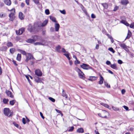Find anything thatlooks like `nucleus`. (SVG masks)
Wrapping results in <instances>:
<instances>
[{
    "mask_svg": "<svg viewBox=\"0 0 134 134\" xmlns=\"http://www.w3.org/2000/svg\"><path fill=\"white\" fill-rule=\"evenodd\" d=\"M123 107L125 110H129V108L126 106L124 105Z\"/></svg>",
    "mask_w": 134,
    "mask_h": 134,
    "instance_id": "680f3d73",
    "label": "nucleus"
},
{
    "mask_svg": "<svg viewBox=\"0 0 134 134\" xmlns=\"http://www.w3.org/2000/svg\"><path fill=\"white\" fill-rule=\"evenodd\" d=\"M110 67L114 69H116L117 68L116 65L115 64H111L110 66Z\"/></svg>",
    "mask_w": 134,
    "mask_h": 134,
    "instance_id": "c756f323",
    "label": "nucleus"
},
{
    "mask_svg": "<svg viewBox=\"0 0 134 134\" xmlns=\"http://www.w3.org/2000/svg\"><path fill=\"white\" fill-rule=\"evenodd\" d=\"M104 85L107 87L109 88L110 87V85H108V83H107L106 82H104Z\"/></svg>",
    "mask_w": 134,
    "mask_h": 134,
    "instance_id": "49530a36",
    "label": "nucleus"
},
{
    "mask_svg": "<svg viewBox=\"0 0 134 134\" xmlns=\"http://www.w3.org/2000/svg\"><path fill=\"white\" fill-rule=\"evenodd\" d=\"M27 30L30 32H31L33 31H34V26L33 27L31 24H29L28 26V28Z\"/></svg>",
    "mask_w": 134,
    "mask_h": 134,
    "instance_id": "1a4fd4ad",
    "label": "nucleus"
},
{
    "mask_svg": "<svg viewBox=\"0 0 134 134\" xmlns=\"http://www.w3.org/2000/svg\"><path fill=\"white\" fill-rule=\"evenodd\" d=\"M91 17L93 19L95 18H96V16L94 14H92L91 15Z\"/></svg>",
    "mask_w": 134,
    "mask_h": 134,
    "instance_id": "4d7b16f0",
    "label": "nucleus"
},
{
    "mask_svg": "<svg viewBox=\"0 0 134 134\" xmlns=\"http://www.w3.org/2000/svg\"><path fill=\"white\" fill-rule=\"evenodd\" d=\"M118 8H119L117 6H116L115 7V8L113 10V11L114 12L116 11V10H117L118 9Z\"/></svg>",
    "mask_w": 134,
    "mask_h": 134,
    "instance_id": "13d9d810",
    "label": "nucleus"
},
{
    "mask_svg": "<svg viewBox=\"0 0 134 134\" xmlns=\"http://www.w3.org/2000/svg\"><path fill=\"white\" fill-rule=\"evenodd\" d=\"M26 42L29 43H34V40H32V39H28L26 41Z\"/></svg>",
    "mask_w": 134,
    "mask_h": 134,
    "instance_id": "cd10ccee",
    "label": "nucleus"
},
{
    "mask_svg": "<svg viewBox=\"0 0 134 134\" xmlns=\"http://www.w3.org/2000/svg\"><path fill=\"white\" fill-rule=\"evenodd\" d=\"M19 51L20 52V53L23 55H26L27 53H26V52L23 50H20Z\"/></svg>",
    "mask_w": 134,
    "mask_h": 134,
    "instance_id": "c9c22d12",
    "label": "nucleus"
},
{
    "mask_svg": "<svg viewBox=\"0 0 134 134\" xmlns=\"http://www.w3.org/2000/svg\"><path fill=\"white\" fill-rule=\"evenodd\" d=\"M13 62L15 65L16 66H17L18 65V64L16 63V62L15 61L13 60Z\"/></svg>",
    "mask_w": 134,
    "mask_h": 134,
    "instance_id": "338daca9",
    "label": "nucleus"
},
{
    "mask_svg": "<svg viewBox=\"0 0 134 134\" xmlns=\"http://www.w3.org/2000/svg\"><path fill=\"white\" fill-rule=\"evenodd\" d=\"M48 22V20H44L42 23H41V27L44 26Z\"/></svg>",
    "mask_w": 134,
    "mask_h": 134,
    "instance_id": "412c9836",
    "label": "nucleus"
},
{
    "mask_svg": "<svg viewBox=\"0 0 134 134\" xmlns=\"http://www.w3.org/2000/svg\"><path fill=\"white\" fill-rule=\"evenodd\" d=\"M126 22V21L125 20H122L120 21L121 23L122 24H124V25L125 24Z\"/></svg>",
    "mask_w": 134,
    "mask_h": 134,
    "instance_id": "603ef678",
    "label": "nucleus"
},
{
    "mask_svg": "<svg viewBox=\"0 0 134 134\" xmlns=\"http://www.w3.org/2000/svg\"><path fill=\"white\" fill-rule=\"evenodd\" d=\"M62 96L63 97H65L66 98H67L68 96L66 94L65 92V91L63 89L62 91Z\"/></svg>",
    "mask_w": 134,
    "mask_h": 134,
    "instance_id": "b1692460",
    "label": "nucleus"
},
{
    "mask_svg": "<svg viewBox=\"0 0 134 134\" xmlns=\"http://www.w3.org/2000/svg\"><path fill=\"white\" fill-rule=\"evenodd\" d=\"M35 81L37 82H40L41 81V80H40V78L37 77H35Z\"/></svg>",
    "mask_w": 134,
    "mask_h": 134,
    "instance_id": "4be33fe9",
    "label": "nucleus"
},
{
    "mask_svg": "<svg viewBox=\"0 0 134 134\" xmlns=\"http://www.w3.org/2000/svg\"><path fill=\"white\" fill-rule=\"evenodd\" d=\"M100 81L98 82V83L99 84L101 85L103 83L104 79L103 77L101 75H100Z\"/></svg>",
    "mask_w": 134,
    "mask_h": 134,
    "instance_id": "aec40b11",
    "label": "nucleus"
},
{
    "mask_svg": "<svg viewBox=\"0 0 134 134\" xmlns=\"http://www.w3.org/2000/svg\"><path fill=\"white\" fill-rule=\"evenodd\" d=\"M21 55L20 54H18L16 57V59L17 60L20 61L21 60Z\"/></svg>",
    "mask_w": 134,
    "mask_h": 134,
    "instance_id": "bb28decb",
    "label": "nucleus"
},
{
    "mask_svg": "<svg viewBox=\"0 0 134 134\" xmlns=\"http://www.w3.org/2000/svg\"><path fill=\"white\" fill-rule=\"evenodd\" d=\"M54 26L55 31L58 32L59 31L60 28L59 24L58 23H56L54 24Z\"/></svg>",
    "mask_w": 134,
    "mask_h": 134,
    "instance_id": "9b49d317",
    "label": "nucleus"
},
{
    "mask_svg": "<svg viewBox=\"0 0 134 134\" xmlns=\"http://www.w3.org/2000/svg\"><path fill=\"white\" fill-rule=\"evenodd\" d=\"M7 45L8 47H12L13 46V44L11 42H9L7 43Z\"/></svg>",
    "mask_w": 134,
    "mask_h": 134,
    "instance_id": "473e14b6",
    "label": "nucleus"
},
{
    "mask_svg": "<svg viewBox=\"0 0 134 134\" xmlns=\"http://www.w3.org/2000/svg\"><path fill=\"white\" fill-rule=\"evenodd\" d=\"M108 50L110 51L111 52H113V53H114L115 52V51L112 48L110 47L108 48Z\"/></svg>",
    "mask_w": 134,
    "mask_h": 134,
    "instance_id": "a19ab883",
    "label": "nucleus"
},
{
    "mask_svg": "<svg viewBox=\"0 0 134 134\" xmlns=\"http://www.w3.org/2000/svg\"><path fill=\"white\" fill-rule=\"evenodd\" d=\"M61 48V47L60 45H58L56 47L55 50L58 52L60 53L61 52V51L60 50V49Z\"/></svg>",
    "mask_w": 134,
    "mask_h": 134,
    "instance_id": "4468645a",
    "label": "nucleus"
},
{
    "mask_svg": "<svg viewBox=\"0 0 134 134\" xmlns=\"http://www.w3.org/2000/svg\"><path fill=\"white\" fill-rule=\"evenodd\" d=\"M14 13L12 12L9 15V16L10 18L9 20L11 21H13L14 19V13L15 12V9H14Z\"/></svg>",
    "mask_w": 134,
    "mask_h": 134,
    "instance_id": "6e6552de",
    "label": "nucleus"
},
{
    "mask_svg": "<svg viewBox=\"0 0 134 134\" xmlns=\"http://www.w3.org/2000/svg\"><path fill=\"white\" fill-rule=\"evenodd\" d=\"M77 132L78 133H83L84 132V130L82 128H79L77 131Z\"/></svg>",
    "mask_w": 134,
    "mask_h": 134,
    "instance_id": "a878e982",
    "label": "nucleus"
},
{
    "mask_svg": "<svg viewBox=\"0 0 134 134\" xmlns=\"http://www.w3.org/2000/svg\"><path fill=\"white\" fill-rule=\"evenodd\" d=\"M80 62L77 60H76L75 61V64L76 65L78 64H79L80 63Z\"/></svg>",
    "mask_w": 134,
    "mask_h": 134,
    "instance_id": "8fccbe9b",
    "label": "nucleus"
},
{
    "mask_svg": "<svg viewBox=\"0 0 134 134\" xmlns=\"http://www.w3.org/2000/svg\"><path fill=\"white\" fill-rule=\"evenodd\" d=\"M130 27L131 28H134V23H133L131 24L130 26Z\"/></svg>",
    "mask_w": 134,
    "mask_h": 134,
    "instance_id": "6e6d98bb",
    "label": "nucleus"
},
{
    "mask_svg": "<svg viewBox=\"0 0 134 134\" xmlns=\"http://www.w3.org/2000/svg\"><path fill=\"white\" fill-rule=\"evenodd\" d=\"M74 129V127L73 126L70 127H69L68 131L69 132L72 131Z\"/></svg>",
    "mask_w": 134,
    "mask_h": 134,
    "instance_id": "ea45409f",
    "label": "nucleus"
},
{
    "mask_svg": "<svg viewBox=\"0 0 134 134\" xmlns=\"http://www.w3.org/2000/svg\"><path fill=\"white\" fill-rule=\"evenodd\" d=\"M3 111L4 114L5 115L9 117L12 116L11 114L9 115V108H4V109Z\"/></svg>",
    "mask_w": 134,
    "mask_h": 134,
    "instance_id": "7ed1b4c3",
    "label": "nucleus"
},
{
    "mask_svg": "<svg viewBox=\"0 0 134 134\" xmlns=\"http://www.w3.org/2000/svg\"><path fill=\"white\" fill-rule=\"evenodd\" d=\"M75 70L78 72V73H79L81 71L78 68H75Z\"/></svg>",
    "mask_w": 134,
    "mask_h": 134,
    "instance_id": "c03bdc74",
    "label": "nucleus"
},
{
    "mask_svg": "<svg viewBox=\"0 0 134 134\" xmlns=\"http://www.w3.org/2000/svg\"><path fill=\"white\" fill-rule=\"evenodd\" d=\"M4 2L8 6L10 5L11 3L10 0H5Z\"/></svg>",
    "mask_w": 134,
    "mask_h": 134,
    "instance_id": "2eb2a0df",
    "label": "nucleus"
},
{
    "mask_svg": "<svg viewBox=\"0 0 134 134\" xmlns=\"http://www.w3.org/2000/svg\"><path fill=\"white\" fill-rule=\"evenodd\" d=\"M8 99L4 98L3 100V102L4 104H6L8 103Z\"/></svg>",
    "mask_w": 134,
    "mask_h": 134,
    "instance_id": "4c0bfd02",
    "label": "nucleus"
},
{
    "mask_svg": "<svg viewBox=\"0 0 134 134\" xmlns=\"http://www.w3.org/2000/svg\"><path fill=\"white\" fill-rule=\"evenodd\" d=\"M26 59L25 60V61L27 62L30 60H34L35 59L33 56L30 53H27L26 55Z\"/></svg>",
    "mask_w": 134,
    "mask_h": 134,
    "instance_id": "f03ea898",
    "label": "nucleus"
},
{
    "mask_svg": "<svg viewBox=\"0 0 134 134\" xmlns=\"http://www.w3.org/2000/svg\"><path fill=\"white\" fill-rule=\"evenodd\" d=\"M25 31V28L24 27H22L20 29L18 30H16V32L18 35H20L22 34Z\"/></svg>",
    "mask_w": 134,
    "mask_h": 134,
    "instance_id": "39448f33",
    "label": "nucleus"
},
{
    "mask_svg": "<svg viewBox=\"0 0 134 134\" xmlns=\"http://www.w3.org/2000/svg\"><path fill=\"white\" fill-rule=\"evenodd\" d=\"M13 123L15 126L18 128L19 127V125L18 124H16L15 122H14Z\"/></svg>",
    "mask_w": 134,
    "mask_h": 134,
    "instance_id": "09e8293b",
    "label": "nucleus"
},
{
    "mask_svg": "<svg viewBox=\"0 0 134 134\" xmlns=\"http://www.w3.org/2000/svg\"><path fill=\"white\" fill-rule=\"evenodd\" d=\"M25 76H26V78L27 79L29 83H30V84L31 85H31V82L30 80V79H29V76H27V75H26Z\"/></svg>",
    "mask_w": 134,
    "mask_h": 134,
    "instance_id": "a18cd8bd",
    "label": "nucleus"
},
{
    "mask_svg": "<svg viewBox=\"0 0 134 134\" xmlns=\"http://www.w3.org/2000/svg\"><path fill=\"white\" fill-rule=\"evenodd\" d=\"M121 92L122 94H123L125 93V90L124 89H122V90H121Z\"/></svg>",
    "mask_w": 134,
    "mask_h": 134,
    "instance_id": "0e129e2a",
    "label": "nucleus"
},
{
    "mask_svg": "<svg viewBox=\"0 0 134 134\" xmlns=\"http://www.w3.org/2000/svg\"><path fill=\"white\" fill-rule=\"evenodd\" d=\"M30 0H25V2L28 5H29V2Z\"/></svg>",
    "mask_w": 134,
    "mask_h": 134,
    "instance_id": "774afa93",
    "label": "nucleus"
},
{
    "mask_svg": "<svg viewBox=\"0 0 134 134\" xmlns=\"http://www.w3.org/2000/svg\"><path fill=\"white\" fill-rule=\"evenodd\" d=\"M15 49L14 48H10L9 50L11 54H13L15 51Z\"/></svg>",
    "mask_w": 134,
    "mask_h": 134,
    "instance_id": "72a5a7b5",
    "label": "nucleus"
},
{
    "mask_svg": "<svg viewBox=\"0 0 134 134\" xmlns=\"http://www.w3.org/2000/svg\"><path fill=\"white\" fill-rule=\"evenodd\" d=\"M62 51L63 52L66 53V52H68L67 51H66L65 49L63 48H62Z\"/></svg>",
    "mask_w": 134,
    "mask_h": 134,
    "instance_id": "864d4df0",
    "label": "nucleus"
},
{
    "mask_svg": "<svg viewBox=\"0 0 134 134\" xmlns=\"http://www.w3.org/2000/svg\"><path fill=\"white\" fill-rule=\"evenodd\" d=\"M35 74L36 75L38 76H41L42 75V73L41 71L38 69L35 70Z\"/></svg>",
    "mask_w": 134,
    "mask_h": 134,
    "instance_id": "0eeeda50",
    "label": "nucleus"
},
{
    "mask_svg": "<svg viewBox=\"0 0 134 134\" xmlns=\"http://www.w3.org/2000/svg\"><path fill=\"white\" fill-rule=\"evenodd\" d=\"M19 18L21 20H23L24 19V16L23 15V13L21 12L19 13Z\"/></svg>",
    "mask_w": 134,
    "mask_h": 134,
    "instance_id": "f3484780",
    "label": "nucleus"
},
{
    "mask_svg": "<svg viewBox=\"0 0 134 134\" xmlns=\"http://www.w3.org/2000/svg\"><path fill=\"white\" fill-rule=\"evenodd\" d=\"M78 74L80 78L81 79H83V75H84V74L81 71Z\"/></svg>",
    "mask_w": 134,
    "mask_h": 134,
    "instance_id": "7c9ffc66",
    "label": "nucleus"
},
{
    "mask_svg": "<svg viewBox=\"0 0 134 134\" xmlns=\"http://www.w3.org/2000/svg\"><path fill=\"white\" fill-rule=\"evenodd\" d=\"M33 26L34 31L38 32L41 27V23L40 22L35 23Z\"/></svg>",
    "mask_w": 134,
    "mask_h": 134,
    "instance_id": "f257e3e1",
    "label": "nucleus"
},
{
    "mask_svg": "<svg viewBox=\"0 0 134 134\" xmlns=\"http://www.w3.org/2000/svg\"><path fill=\"white\" fill-rule=\"evenodd\" d=\"M102 5L104 9H107L108 8V5L107 3H103Z\"/></svg>",
    "mask_w": 134,
    "mask_h": 134,
    "instance_id": "2f4dec72",
    "label": "nucleus"
},
{
    "mask_svg": "<svg viewBox=\"0 0 134 134\" xmlns=\"http://www.w3.org/2000/svg\"><path fill=\"white\" fill-rule=\"evenodd\" d=\"M112 108L115 111H118L119 110V108L115 107L112 106Z\"/></svg>",
    "mask_w": 134,
    "mask_h": 134,
    "instance_id": "58836bf2",
    "label": "nucleus"
},
{
    "mask_svg": "<svg viewBox=\"0 0 134 134\" xmlns=\"http://www.w3.org/2000/svg\"><path fill=\"white\" fill-rule=\"evenodd\" d=\"M22 122L23 124H26V120L25 118H23L22 119Z\"/></svg>",
    "mask_w": 134,
    "mask_h": 134,
    "instance_id": "3c124183",
    "label": "nucleus"
},
{
    "mask_svg": "<svg viewBox=\"0 0 134 134\" xmlns=\"http://www.w3.org/2000/svg\"><path fill=\"white\" fill-rule=\"evenodd\" d=\"M123 49H124L126 51L128 52L129 51V49L127 48V46L125 47Z\"/></svg>",
    "mask_w": 134,
    "mask_h": 134,
    "instance_id": "052dcab7",
    "label": "nucleus"
},
{
    "mask_svg": "<svg viewBox=\"0 0 134 134\" xmlns=\"http://www.w3.org/2000/svg\"><path fill=\"white\" fill-rule=\"evenodd\" d=\"M59 11L61 13H62V14H66V11H65V10L64 9L62 10H59Z\"/></svg>",
    "mask_w": 134,
    "mask_h": 134,
    "instance_id": "79ce46f5",
    "label": "nucleus"
},
{
    "mask_svg": "<svg viewBox=\"0 0 134 134\" xmlns=\"http://www.w3.org/2000/svg\"><path fill=\"white\" fill-rule=\"evenodd\" d=\"M63 54L69 60H70L71 58L69 57L70 54L68 52H66V53H64Z\"/></svg>",
    "mask_w": 134,
    "mask_h": 134,
    "instance_id": "a211bd4d",
    "label": "nucleus"
},
{
    "mask_svg": "<svg viewBox=\"0 0 134 134\" xmlns=\"http://www.w3.org/2000/svg\"><path fill=\"white\" fill-rule=\"evenodd\" d=\"M106 64L108 65H110L111 64L110 62L109 61H107L106 62Z\"/></svg>",
    "mask_w": 134,
    "mask_h": 134,
    "instance_id": "e2e57ef3",
    "label": "nucleus"
},
{
    "mask_svg": "<svg viewBox=\"0 0 134 134\" xmlns=\"http://www.w3.org/2000/svg\"><path fill=\"white\" fill-rule=\"evenodd\" d=\"M97 79V77L91 76L90 77L89 80L91 81H93L96 80Z\"/></svg>",
    "mask_w": 134,
    "mask_h": 134,
    "instance_id": "6ab92c4d",
    "label": "nucleus"
},
{
    "mask_svg": "<svg viewBox=\"0 0 134 134\" xmlns=\"http://www.w3.org/2000/svg\"><path fill=\"white\" fill-rule=\"evenodd\" d=\"M80 66L83 69L86 70H88L90 69H92L91 67L89 66L86 64L83 63L82 65H80Z\"/></svg>",
    "mask_w": 134,
    "mask_h": 134,
    "instance_id": "423d86ee",
    "label": "nucleus"
},
{
    "mask_svg": "<svg viewBox=\"0 0 134 134\" xmlns=\"http://www.w3.org/2000/svg\"><path fill=\"white\" fill-rule=\"evenodd\" d=\"M32 39L35 42L38 39V36L36 35L33 36H32Z\"/></svg>",
    "mask_w": 134,
    "mask_h": 134,
    "instance_id": "5701e85b",
    "label": "nucleus"
},
{
    "mask_svg": "<svg viewBox=\"0 0 134 134\" xmlns=\"http://www.w3.org/2000/svg\"><path fill=\"white\" fill-rule=\"evenodd\" d=\"M51 20L53 22L57 23V21L56 20V18L53 16H51Z\"/></svg>",
    "mask_w": 134,
    "mask_h": 134,
    "instance_id": "c85d7f7f",
    "label": "nucleus"
},
{
    "mask_svg": "<svg viewBox=\"0 0 134 134\" xmlns=\"http://www.w3.org/2000/svg\"><path fill=\"white\" fill-rule=\"evenodd\" d=\"M80 6L82 10L85 13L86 15L87 16H89V15L87 13V10L82 5V4H80Z\"/></svg>",
    "mask_w": 134,
    "mask_h": 134,
    "instance_id": "f8f14e48",
    "label": "nucleus"
},
{
    "mask_svg": "<svg viewBox=\"0 0 134 134\" xmlns=\"http://www.w3.org/2000/svg\"><path fill=\"white\" fill-rule=\"evenodd\" d=\"M129 3L128 0H121V3L122 5H126Z\"/></svg>",
    "mask_w": 134,
    "mask_h": 134,
    "instance_id": "ddd939ff",
    "label": "nucleus"
},
{
    "mask_svg": "<svg viewBox=\"0 0 134 134\" xmlns=\"http://www.w3.org/2000/svg\"><path fill=\"white\" fill-rule=\"evenodd\" d=\"M32 1L36 4H38L39 3L38 0H32Z\"/></svg>",
    "mask_w": 134,
    "mask_h": 134,
    "instance_id": "de8ad7c7",
    "label": "nucleus"
},
{
    "mask_svg": "<svg viewBox=\"0 0 134 134\" xmlns=\"http://www.w3.org/2000/svg\"><path fill=\"white\" fill-rule=\"evenodd\" d=\"M120 46L122 48L124 49L126 46L125 43H121L120 44Z\"/></svg>",
    "mask_w": 134,
    "mask_h": 134,
    "instance_id": "e433bc0d",
    "label": "nucleus"
},
{
    "mask_svg": "<svg viewBox=\"0 0 134 134\" xmlns=\"http://www.w3.org/2000/svg\"><path fill=\"white\" fill-rule=\"evenodd\" d=\"M42 42H36L34 43V44L35 45H47V43L44 40H42L41 41Z\"/></svg>",
    "mask_w": 134,
    "mask_h": 134,
    "instance_id": "20e7f679",
    "label": "nucleus"
},
{
    "mask_svg": "<svg viewBox=\"0 0 134 134\" xmlns=\"http://www.w3.org/2000/svg\"><path fill=\"white\" fill-rule=\"evenodd\" d=\"M15 102L16 101L15 100H11L9 102V104L10 105H13L14 104Z\"/></svg>",
    "mask_w": 134,
    "mask_h": 134,
    "instance_id": "f704fd0d",
    "label": "nucleus"
},
{
    "mask_svg": "<svg viewBox=\"0 0 134 134\" xmlns=\"http://www.w3.org/2000/svg\"><path fill=\"white\" fill-rule=\"evenodd\" d=\"M132 33L130 31V30H129L128 31V33L127 34V36H126L125 40L127 39H129L131 36Z\"/></svg>",
    "mask_w": 134,
    "mask_h": 134,
    "instance_id": "dca6fc26",
    "label": "nucleus"
},
{
    "mask_svg": "<svg viewBox=\"0 0 134 134\" xmlns=\"http://www.w3.org/2000/svg\"><path fill=\"white\" fill-rule=\"evenodd\" d=\"M45 13L47 15H48L50 13L49 11V9H46L45 10Z\"/></svg>",
    "mask_w": 134,
    "mask_h": 134,
    "instance_id": "37998d69",
    "label": "nucleus"
},
{
    "mask_svg": "<svg viewBox=\"0 0 134 134\" xmlns=\"http://www.w3.org/2000/svg\"><path fill=\"white\" fill-rule=\"evenodd\" d=\"M118 63L120 64H121L122 63V61L121 60H119L118 61Z\"/></svg>",
    "mask_w": 134,
    "mask_h": 134,
    "instance_id": "bf43d9fd",
    "label": "nucleus"
},
{
    "mask_svg": "<svg viewBox=\"0 0 134 134\" xmlns=\"http://www.w3.org/2000/svg\"><path fill=\"white\" fill-rule=\"evenodd\" d=\"M6 93L7 96L11 98L14 97V95L12 94V93L9 91L6 90Z\"/></svg>",
    "mask_w": 134,
    "mask_h": 134,
    "instance_id": "9d476101",
    "label": "nucleus"
},
{
    "mask_svg": "<svg viewBox=\"0 0 134 134\" xmlns=\"http://www.w3.org/2000/svg\"><path fill=\"white\" fill-rule=\"evenodd\" d=\"M7 49V48L6 46H3L0 48V50L2 51H6Z\"/></svg>",
    "mask_w": 134,
    "mask_h": 134,
    "instance_id": "393cba45",
    "label": "nucleus"
},
{
    "mask_svg": "<svg viewBox=\"0 0 134 134\" xmlns=\"http://www.w3.org/2000/svg\"><path fill=\"white\" fill-rule=\"evenodd\" d=\"M107 36L108 37V38H110V39H111L112 37L109 34H107Z\"/></svg>",
    "mask_w": 134,
    "mask_h": 134,
    "instance_id": "69168bd1",
    "label": "nucleus"
},
{
    "mask_svg": "<svg viewBox=\"0 0 134 134\" xmlns=\"http://www.w3.org/2000/svg\"><path fill=\"white\" fill-rule=\"evenodd\" d=\"M55 110L57 112H58V113L59 114H61L62 115H63V114L62 113V112L61 111H60L58 110L57 109H55Z\"/></svg>",
    "mask_w": 134,
    "mask_h": 134,
    "instance_id": "5fc2aeb1",
    "label": "nucleus"
}]
</instances>
